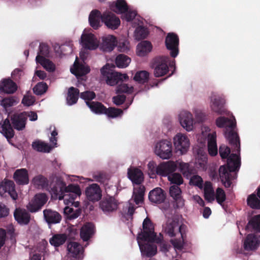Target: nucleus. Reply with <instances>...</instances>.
Returning <instances> with one entry per match:
<instances>
[{"mask_svg":"<svg viewBox=\"0 0 260 260\" xmlns=\"http://www.w3.org/2000/svg\"><path fill=\"white\" fill-rule=\"evenodd\" d=\"M236 122L229 118L220 116L216 119V125L220 128H225L224 136L231 146L233 151L237 153L240 151V138L237 132L234 131Z\"/></svg>","mask_w":260,"mask_h":260,"instance_id":"f257e3e1","label":"nucleus"},{"mask_svg":"<svg viewBox=\"0 0 260 260\" xmlns=\"http://www.w3.org/2000/svg\"><path fill=\"white\" fill-rule=\"evenodd\" d=\"M11 124L9 119H6L3 124H0V133L7 140L11 139L14 136L13 128L17 131L23 130L26 125L27 115L25 112L15 113L11 116Z\"/></svg>","mask_w":260,"mask_h":260,"instance_id":"f03ea898","label":"nucleus"},{"mask_svg":"<svg viewBox=\"0 0 260 260\" xmlns=\"http://www.w3.org/2000/svg\"><path fill=\"white\" fill-rule=\"evenodd\" d=\"M143 231L138 234V239L148 242L160 243L162 240V237H157L154 232V227L151 220L146 217L143 222Z\"/></svg>","mask_w":260,"mask_h":260,"instance_id":"7ed1b4c3","label":"nucleus"},{"mask_svg":"<svg viewBox=\"0 0 260 260\" xmlns=\"http://www.w3.org/2000/svg\"><path fill=\"white\" fill-rule=\"evenodd\" d=\"M240 166V159L237 154L232 153L228 158L226 165L221 166L219 169V174L222 182L232 179L231 172L239 169Z\"/></svg>","mask_w":260,"mask_h":260,"instance_id":"20e7f679","label":"nucleus"},{"mask_svg":"<svg viewBox=\"0 0 260 260\" xmlns=\"http://www.w3.org/2000/svg\"><path fill=\"white\" fill-rule=\"evenodd\" d=\"M169 61V57L165 56L156 57L152 60L150 67L154 70L153 74L155 77L164 76L168 73Z\"/></svg>","mask_w":260,"mask_h":260,"instance_id":"39448f33","label":"nucleus"},{"mask_svg":"<svg viewBox=\"0 0 260 260\" xmlns=\"http://www.w3.org/2000/svg\"><path fill=\"white\" fill-rule=\"evenodd\" d=\"M186 226L183 224L179 225L178 221L175 220H169L165 228V232L169 237H174L177 234H180L181 239L183 241L186 238Z\"/></svg>","mask_w":260,"mask_h":260,"instance_id":"423d86ee","label":"nucleus"},{"mask_svg":"<svg viewBox=\"0 0 260 260\" xmlns=\"http://www.w3.org/2000/svg\"><path fill=\"white\" fill-rule=\"evenodd\" d=\"M48 199V197L45 193H37L26 206L27 209L31 213L37 212L41 210Z\"/></svg>","mask_w":260,"mask_h":260,"instance_id":"0eeeda50","label":"nucleus"},{"mask_svg":"<svg viewBox=\"0 0 260 260\" xmlns=\"http://www.w3.org/2000/svg\"><path fill=\"white\" fill-rule=\"evenodd\" d=\"M155 154L162 159H169L172 156V145L171 141L163 140L157 143Z\"/></svg>","mask_w":260,"mask_h":260,"instance_id":"6e6552de","label":"nucleus"},{"mask_svg":"<svg viewBox=\"0 0 260 260\" xmlns=\"http://www.w3.org/2000/svg\"><path fill=\"white\" fill-rule=\"evenodd\" d=\"M179 39L178 35L174 32H169L165 39V45L168 50L170 51L172 57H176L179 53Z\"/></svg>","mask_w":260,"mask_h":260,"instance_id":"1a4fd4ad","label":"nucleus"},{"mask_svg":"<svg viewBox=\"0 0 260 260\" xmlns=\"http://www.w3.org/2000/svg\"><path fill=\"white\" fill-rule=\"evenodd\" d=\"M174 145L177 152L180 154L186 153L189 147V140L185 135L179 133L174 137Z\"/></svg>","mask_w":260,"mask_h":260,"instance_id":"9d476101","label":"nucleus"},{"mask_svg":"<svg viewBox=\"0 0 260 260\" xmlns=\"http://www.w3.org/2000/svg\"><path fill=\"white\" fill-rule=\"evenodd\" d=\"M66 183L61 179L57 178L54 182L50 184L48 189L52 196L56 199L61 200L64 198Z\"/></svg>","mask_w":260,"mask_h":260,"instance_id":"9b49d317","label":"nucleus"},{"mask_svg":"<svg viewBox=\"0 0 260 260\" xmlns=\"http://www.w3.org/2000/svg\"><path fill=\"white\" fill-rule=\"evenodd\" d=\"M105 67L101 69V73L104 76H107L106 83L110 86H114L119 83L120 81H123L128 79L126 74H122L118 72H110L109 71H105Z\"/></svg>","mask_w":260,"mask_h":260,"instance_id":"f8f14e48","label":"nucleus"},{"mask_svg":"<svg viewBox=\"0 0 260 260\" xmlns=\"http://www.w3.org/2000/svg\"><path fill=\"white\" fill-rule=\"evenodd\" d=\"M102 22L109 29L115 30L120 25V19L114 13L105 11L102 13Z\"/></svg>","mask_w":260,"mask_h":260,"instance_id":"ddd939ff","label":"nucleus"},{"mask_svg":"<svg viewBox=\"0 0 260 260\" xmlns=\"http://www.w3.org/2000/svg\"><path fill=\"white\" fill-rule=\"evenodd\" d=\"M118 201L113 197H104L100 202V208L105 214H108L117 210Z\"/></svg>","mask_w":260,"mask_h":260,"instance_id":"4468645a","label":"nucleus"},{"mask_svg":"<svg viewBox=\"0 0 260 260\" xmlns=\"http://www.w3.org/2000/svg\"><path fill=\"white\" fill-rule=\"evenodd\" d=\"M170 196L174 200V209L182 208L184 205V200L182 196V191L179 186L173 185L169 189Z\"/></svg>","mask_w":260,"mask_h":260,"instance_id":"2eb2a0df","label":"nucleus"},{"mask_svg":"<svg viewBox=\"0 0 260 260\" xmlns=\"http://www.w3.org/2000/svg\"><path fill=\"white\" fill-rule=\"evenodd\" d=\"M260 246V236L255 234H248L244 242V248L247 251L256 250Z\"/></svg>","mask_w":260,"mask_h":260,"instance_id":"dca6fc26","label":"nucleus"},{"mask_svg":"<svg viewBox=\"0 0 260 260\" xmlns=\"http://www.w3.org/2000/svg\"><path fill=\"white\" fill-rule=\"evenodd\" d=\"M87 199L91 202H95L101 199L102 190L99 185L92 184L88 186L85 190Z\"/></svg>","mask_w":260,"mask_h":260,"instance_id":"f3484780","label":"nucleus"},{"mask_svg":"<svg viewBox=\"0 0 260 260\" xmlns=\"http://www.w3.org/2000/svg\"><path fill=\"white\" fill-rule=\"evenodd\" d=\"M82 46L89 50H95L99 46V41L92 34H83L81 37Z\"/></svg>","mask_w":260,"mask_h":260,"instance_id":"a211bd4d","label":"nucleus"},{"mask_svg":"<svg viewBox=\"0 0 260 260\" xmlns=\"http://www.w3.org/2000/svg\"><path fill=\"white\" fill-rule=\"evenodd\" d=\"M6 192L8 193L13 200H16L17 199L18 194L13 181L7 180L0 184V194H4Z\"/></svg>","mask_w":260,"mask_h":260,"instance_id":"6ab92c4d","label":"nucleus"},{"mask_svg":"<svg viewBox=\"0 0 260 260\" xmlns=\"http://www.w3.org/2000/svg\"><path fill=\"white\" fill-rule=\"evenodd\" d=\"M179 119L181 126L187 131H190L193 127L192 115L186 111H181L179 115Z\"/></svg>","mask_w":260,"mask_h":260,"instance_id":"aec40b11","label":"nucleus"},{"mask_svg":"<svg viewBox=\"0 0 260 260\" xmlns=\"http://www.w3.org/2000/svg\"><path fill=\"white\" fill-rule=\"evenodd\" d=\"M43 215L44 219L49 225L59 223L62 219L60 213L51 209L44 210Z\"/></svg>","mask_w":260,"mask_h":260,"instance_id":"412c9836","label":"nucleus"},{"mask_svg":"<svg viewBox=\"0 0 260 260\" xmlns=\"http://www.w3.org/2000/svg\"><path fill=\"white\" fill-rule=\"evenodd\" d=\"M177 167V161L175 162L169 160L158 165V172L161 173V176L166 177L170 174L174 173Z\"/></svg>","mask_w":260,"mask_h":260,"instance_id":"4be33fe9","label":"nucleus"},{"mask_svg":"<svg viewBox=\"0 0 260 260\" xmlns=\"http://www.w3.org/2000/svg\"><path fill=\"white\" fill-rule=\"evenodd\" d=\"M148 198L152 203L161 204L165 201L166 195L162 189L156 187L149 192Z\"/></svg>","mask_w":260,"mask_h":260,"instance_id":"5701e85b","label":"nucleus"},{"mask_svg":"<svg viewBox=\"0 0 260 260\" xmlns=\"http://www.w3.org/2000/svg\"><path fill=\"white\" fill-rule=\"evenodd\" d=\"M224 104L225 100L223 98L219 96L214 95L211 99V109L218 114H223L226 111L224 108Z\"/></svg>","mask_w":260,"mask_h":260,"instance_id":"b1692460","label":"nucleus"},{"mask_svg":"<svg viewBox=\"0 0 260 260\" xmlns=\"http://www.w3.org/2000/svg\"><path fill=\"white\" fill-rule=\"evenodd\" d=\"M128 178L133 184H140L144 180V175L142 171L137 168H130L127 171Z\"/></svg>","mask_w":260,"mask_h":260,"instance_id":"393cba45","label":"nucleus"},{"mask_svg":"<svg viewBox=\"0 0 260 260\" xmlns=\"http://www.w3.org/2000/svg\"><path fill=\"white\" fill-rule=\"evenodd\" d=\"M95 233V226L91 222H86L81 228L80 235L84 241H88Z\"/></svg>","mask_w":260,"mask_h":260,"instance_id":"a878e982","label":"nucleus"},{"mask_svg":"<svg viewBox=\"0 0 260 260\" xmlns=\"http://www.w3.org/2000/svg\"><path fill=\"white\" fill-rule=\"evenodd\" d=\"M15 219L20 224L26 225L30 222V215L25 209L17 208L14 212Z\"/></svg>","mask_w":260,"mask_h":260,"instance_id":"bb28decb","label":"nucleus"},{"mask_svg":"<svg viewBox=\"0 0 260 260\" xmlns=\"http://www.w3.org/2000/svg\"><path fill=\"white\" fill-rule=\"evenodd\" d=\"M13 178L18 185H25L29 183L28 174L26 169L16 170L14 173Z\"/></svg>","mask_w":260,"mask_h":260,"instance_id":"cd10ccee","label":"nucleus"},{"mask_svg":"<svg viewBox=\"0 0 260 260\" xmlns=\"http://www.w3.org/2000/svg\"><path fill=\"white\" fill-rule=\"evenodd\" d=\"M102 47L104 51L111 52L117 45L116 38L113 35H108L102 38Z\"/></svg>","mask_w":260,"mask_h":260,"instance_id":"c85d7f7f","label":"nucleus"},{"mask_svg":"<svg viewBox=\"0 0 260 260\" xmlns=\"http://www.w3.org/2000/svg\"><path fill=\"white\" fill-rule=\"evenodd\" d=\"M17 89V85L11 79H4L0 83V90L7 93L15 92Z\"/></svg>","mask_w":260,"mask_h":260,"instance_id":"c756f323","label":"nucleus"},{"mask_svg":"<svg viewBox=\"0 0 260 260\" xmlns=\"http://www.w3.org/2000/svg\"><path fill=\"white\" fill-rule=\"evenodd\" d=\"M102 14L98 10H92L88 18L90 25L94 29H98L100 26V21H102Z\"/></svg>","mask_w":260,"mask_h":260,"instance_id":"7c9ffc66","label":"nucleus"},{"mask_svg":"<svg viewBox=\"0 0 260 260\" xmlns=\"http://www.w3.org/2000/svg\"><path fill=\"white\" fill-rule=\"evenodd\" d=\"M77 59V57L73 68L71 69V73L76 76H82L89 73L90 71L89 67L79 63Z\"/></svg>","mask_w":260,"mask_h":260,"instance_id":"2f4dec72","label":"nucleus"},{"mask_svg":"<svg viewBox=\"0 0 260 260\" xmlns=\"http://www.w3.org/2000/svg\"><path fill=\"white\" fill-rule=\"evenodd\" d=\"M245 229L249 232L260 233V214L251 217L249 219Z\"/></svg>","mask_w":260,"mask_h":260,"instance_id":"473e14b6","label":"nucleus"},{"mask_svg":"<svg viewBox=\"0 0 260 260\" xmlns=\"http://www.w3.org/2000/svg\"><path fill=\"white\" fill-rule=\"evenodd\" d=\"M139 246L142 253L150 257L155 255L157 253V246L153 244H141L138 241Z\"/></svg>","mask_w":260,"mask_h":260,"instance_id":"72a5a7b5","label":"nucleus"},{"mask_svg":"<svg viewBox=\"0 0 260 260\" xmlns=\"http://www.w3.org/2000/svg\"><path fill=\"white\" fill-rule=\"evenodd\" d=\"M111 10L117 14H123L128 10V6L125 0H117L109 5Z\"/></svg>","mask_w":260,"mask_h":260,"instance_id":"f704fd0d","label":"nucleus"},{"mask_svg":"<svg viewBox=\"0 0 260 260\" xmlns=\"http://www.w3.org/2000/svg\"><path fill=\"white\" fill-rule=\"evenodd\" d=\"M208 150L209 154L211 156H215L217 154L218 149L215 133L208 135Z\"/></svg>","mask_w":260,"mask_h":260,"instance_id":"c9c22d12","label":"nucleus"},{"mask_svg":"<svg viewBox=\"0 0 260 260\" xmlns=\"http://www.w3.org/2000/svg\"><path fill=\"white\" fill-rule=\"evenodd\" d=\"M36 60L37 63H40L46 71L49 72H53L55 70V64L52 61L43 56L37 55Z\"/></svg>","mask_w":260,"mask_h":260,"instance_id":"e433bc0d","label":"nucleus"},{"mask_svg":"<svg viewBox=\"0 0 260 260\" xmlns=\"http://www.w3.org/2000/svg\"><path fill=\"white\" fill-rule=\"evenodd\" d=\"M82 246L76 242H70L68 243L67 250L68 254L73 257H76L82 251Z\"/></svg>","mask_w":260,"mask_h":260,"instance_id":"4c0bfd02","label":"nucleus"},{"mask_svg":"<svg viewBox=\"0 0 260 260\" xmlns=\"http://www.w3.org/2000/svg\"><path fill=\"white\" fill-rule=\"evenodd\" d=\"M80 92L79 90L75 87H71L69 88L67 98V104L72 105L76 104L78 100Z\"/></svg>","mask_w":260,"mask_h":260,"instance_id":"58836bf2","label":"nucleus"},{"mask_svg":"<svg viewBox=\"0 0 260 260\" xmlns=\"http://www.w3.org/2000/svg\"><path fill=\"white\" fill-rule=\"evenodd\" d=\"M86 104L91 111L94 113L97 114H105V111L106 110V107L102 103L99 102L86 101Z\"/></svg>","mask_w":260,"mask_h":260,"instance_id":"ea45409f","label":"nucleus"},{"mask_svg":"<svg viewBox=\"0 0 260 260\" xmlns=\"http://www.w3.org/2000/svg\"><path fill=\"white\" fill-rule=\"evenodd\" d=\"M151 43L147 41L141 42L137 46V55L140 56H144L150 52L152 49Z\"/></svg>","mask_w":260,"mask_h":260,"instance_id":"a19ab883","label":"nucleus"},{"mask_svg":"<svg viewBox=\"0 0 260 260\" xmlns=\"http://www.w3.org/2000/svg\"><path fill=\"white\" fill-rule=\"evenodd\" d=\"M67 240V236L64 234H57L53 235L50 239V244L55 247L63 245Z\"/></svg>","mask_w":260,"mask_h":260,"instance_id":"79ce46f5","label":"nucleus"},{"mask_svg":"<svg viewBox=\"0 0 260 260\" xmlns=\"http://www.w3.org/2000/svg\"><path fill=\"white\" fill-rule=\"evenodd\" d=\"M204 198L209 202H212L215 200V192L213 190L212 184L210 182H205L204 188Z\"/></svg>","mask_w":260,"mask_h":260,"instance_id":"37998d69","label":"nucleus"},{"mask_svg":"<svg viewBox=\"0 0 260 260\" xmlns=\"http://www.w3.org/2000/svg\"><path fill=\"white\" fill-rule=\"evenodd\" d=\"M69 193V196H71V201L75 200L77 195L80 196L81 193V189L79 185L71 184L68 186L65 185L64 193Z\"/></svg>","mask_w":260,"mask_h":260,"instance_id":"c03bdc74","label":"nucleus"},{"mask_svg":"<svg viewBox=\"0 0 260 260\" xmlns=\"http://www.w3.org/2000/svg\"><path fill=\"white\" fill-rule=\"evenodd\" d=\"M34 149L39 152H49L52 147L47 143L40 141L34 142L32 144Z\"/></svg>","mask_w":260,"mask_h":260,"instance_id":"a18cd8bd","label":"nucleus"},{"mask_svg":"<svg viewBox=\"0 0 260 260\" xmlns=\"http://www.w3.org/2000/svg\"><path fill=\"white\" fill-rule=\"evenodd\" d=\"M131 61V58L124 54H120L116 57L115 63L118 68H124L128 66Z\"/></svg>","mask_w":260,"mask_h":260,"instance_id":"49530a36","label":"nucleus"},{"mask_svg":"<svg viewBox=\"0 0 260 260\" xmlns=\"http://www.w3.org/2000/svg\"><path fill=\"white\" fill-rule=\"evenodd\" d=\"M19 102L16 96H9L4 98L1 101V105L6 110L7 108L17 105Z\"/></svg>","mask_w":260,"mask_h":260,"instance_id":"de8ad7c7","label":"nucleus"},{"mask_svg":"<svg viewBox=\"0 0 260 260\" xmlns=\"http://www.w3.org/2000/svg\"><path fill=\"white\" fill-rule=\"evenodd\" d=\"M177 164L179 167V170L184 177L189 178L192 173V169L190 168L189 164L183 162H179L178 161H177Z\"/></svg>","mask_w":260,"mask_h":260,"instance_id":"09e8293b","label":"nucleus"},{"mask_svg":"<svg viewBox=\"0 0 260 260\" xmlns=\"http://www.w3.org/2000/svg\"><path fill=\"white\" fill-rule=\"evenodd\" d=\"M33 182L34 184L38 187L48 188L49 187L48 179L44 176L41 175L34 177L33 179Z\"/></svg>","mask_w":260,"mask_h":260,"instance_id":"8fccbe9b","label":"nucleus"},{"mask_svg":"<svg viewBox=\"0 0 260 260\" xmlns=\"http://www.w3.org/2000/svg\"><path fill=\"white\" fill-rule=\"evenodd\" d=\"M149 73L146 71L138 72L134 76V79L140 83H145L148 81Z\"/></svg>","mask_w":260,"mask_h":260,"instance_id":"3c124183","label":"nucleus"},{"mask_svg":"<svg viewBox=\"0 0 260 260\" xmlns=\"http://www.w3.org/2000/svg\"><path fill=\"white\" fill-rule=\"evenodd\" d=\"M247 205L252 209H260V200L255 194L249 195L247 199Z\"/></svg>","mask_w":260,"mask_h":260,"instance_id":"603ef678","label":"nucleus"},{"mask_svg":"<svg viewBox=\"0 0 260 260\" xmlns=\"http://www.w3.org/2000/svg\"><path fill=\"white\" fill-rule=\"evenodd\" d=\"M167 177L168 180L170 181L171 184L179 186L183 183V178L179 173H173L169 174Z\"/></svg>","mask_w":260,"mask_h":260,"instance_id":"864d4df0","label":"nucleus"},{"mask_svg":"<svg viewBox=\"0 0 260 260\" xmlns=\"http://www.w3.org/2000/svg\"><path fill=\"white\" fill-rule=\"evenodd\" d=\"M148 174L151 178H155L156 175L161 176V173L158 172V166H156L155 163L152 161L148 164Z\"/></svg>","mask_w":260,"mask_h":260,"instance_id":"5fc2aeb1","label":"nucleus"},{"mask_svg":"<svg viewBox=\"0 0 260 260\" xmlns=\"http://www.w3.org/2000/svg\"><path fill=\"white\" fill-rule=\"evenodd\" d=\"M122 114L123 110L122 109L115 107L106 108V110L105 111V114L111 118L117 117L119 116L122 115Z\"/></svg>","mask_w":260,"mask_h":260,"instance_id":"6e6d98bb","label":"nucleus"},{"mask_svg":"<svg viewBox=\"0 0 260 260\" xmlns=\"http://www.w3.org/2000/svg\"><path fill=\"white\" fill-rule=\"evenodd\" d=\"M47 89V84L44 82H41L35 86L33 88V91L36 95H41L45 93Z\"/></svg>","mask_w":260,"mask_h":260,"instance_id":"4d7b16f0","label":"nucleus"},{"mask_svg":"<svg viewBox=\"0 0 260 260\" xmlns=\"http://www.w3.org/2000/svg\"><path fill=\"white\" fill-rule=\"evenodd\" d=\"M215 197L217 202L221 205L223 208H225L224 202L226 199V196L224 191L221 188H217L216 190Z\"/></svg>","mask_w":260,"mask_h":260,"instance_id":"13d9d810","label":"nucleus"},{"mask_svg":"<svg viewBox=\"0 0 260 260\" xmlns=\"http://www.w3.org/2000/svg\"><path fill=\"white\" fill-rule=\"evenodd\" d=\"M148 35V31L146 28L143 26L138 27L135 30V37L136 39L141 40L146 38Z\"/></svg>","mask_w":260,"mask_h":260,"instance_id":"bf43d9fd","label":"nucleus"},{"mask_svg":"<svg viewBox=\"0 0 260 260\" xmlns=\"http://www.w3.org/2000/svg\"><path fill=\"white\" fill-rule=\"evenodd\" d=\"M145 188L140 187L137 192H134V200L137 205H139L143 202Z\"/></svg>","mask_w":260,"mask_h":260,"instance_id":"052dcab7","label":"nucleus"},{"mask_svg":"<svg viewBox=\"0 0 260 260\" xmlns=\"http://www.w3.org/2000/svg\"><path fill=\"white\" fill-rule=\"evenodd\" d=\"M133 91V87H129L126 84H120L117 86L116 93L120 94L122 93H126L128 94L132 93Z\"/></svg>","mask_w":260,"mask_h":260,"instance_id":"680f3d73","label":"nucleus"},{"mask_svg":"<svg viewBox=\"0 0 260 260\" xmlns=\"http://www.w3.org/2000/svg\"><path fill=\"white\" fill-rule=\"evenodd\" d=\"M189 180V184L198 186L201 188L203 187V180L202 177L199 175H193L190 176Z\"/></svg>","mask_w":260,"mask_h":260,"instance_id":"e2e57ef3","label":"nucleus"},{"mask_svg":"<svg viewBox=\"0 0 260 260\" xmlns=\"http://www.w3.org/2000/svg\"><path fill=\"white\" fill-rule=\"evenodd\" d=\"M219 153L222 159H228L232 154H230L231 149L230 147L224 145H222L219 147Z\"/></svg>","mask_w":260,"mask_h":260,"instance_id":"0e129e2a","label":"nucleus"},{"mask_svg":"<svg viewBox=\"0 0 260 260\" xmlns=\"http://www.w3.org/2000/svg\"><path fill=\"white\" fill-rule=\"evenodd\" d=\"M49 47L44 43H41L39 45V50L38 55L43 57H48L49 54Z\"/></svg>","mask_w":260,"mask_h":260,"instance_id":"69168bd1","label":"nucleus"},{"mask_svg":"<svg viewBox=\"0 0 260 260\" xmlns=\"http://www.w3.org/2000/svg\"><path fill=\"white\" fill-rule=\"evenodd\" d=\"M81 99L86 101L90 102L92 100L95 99L96 95L94 92L92 91H85L81 92L80 94Z\"/></svg>","mask_w":260,"mask_h":260,"instance_id":"338daca9","label":"nucleus"},{"mask_svg":"<svg viewBox=\"0 0 260 260\" xmlns=\"http://www.w3.org/2000/svg\"><path fill=\"white\" fill-rule=\"evenodd\" d=\"M126 100V96L123 94H118L112 98L113 102L116 106H120L123 104Z\"/></svg>","mask_w":260,"mask_h":260,"instance_id":"774afa93","label":"nucleus"}]
</instances>
